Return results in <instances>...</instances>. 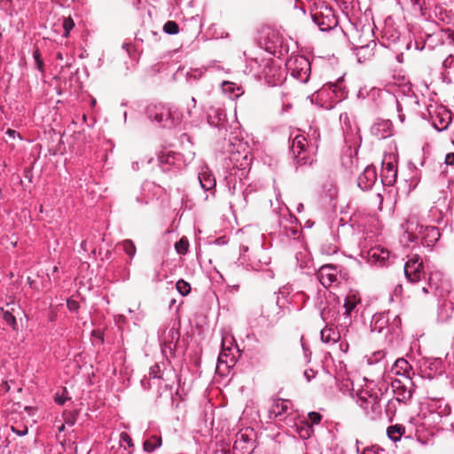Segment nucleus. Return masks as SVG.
Segmentation results:
<instances>
[{
	"label": "nucleus",
	"instance_id": "f257e3e1",
	"mask_svg": "<svg viewBox=\"0 0 454 454\" xmlns=\"http://www.w3.org/2000/svg\"><path fill=\"white\" fill-rule=\"evenodd\" d=\"M312 20L322 31H329L338 25L333 10L327 5L316 7L312 12Z\"/></svg>",
	"mask_w": 454,
	"mask_h": 454
},
{
	"label": "nucleus",
	"instance_id": "f03ea898",
	"mask_svg": "<svg viewBox=\"0 0 454 454\" xmlns=\"http://www.w3.org/2000/svg\"><path fill=\"white\" fill-rule=\"evenodd\" d=\"M404 274L411 283H418L425 277L423 262L419 255H415L404 265Z\"/></svg>",
	"mask_w": 454,
	"mask_h": 454
},
{
	"label": "nucleus",
	"instance_id": "7ed1b4c3",
	"mask_svg": "<svg viewBox=\"0 0 454 454\" xmlns=\"http://www.w3.org/2000/svg\"><path fill=\"white\" fill-rule=\"evenodd\" d=\"M391 386L399 402H405L411 397L413 383L409 376H404L403 380L395 379Z\"/></svg>",
	"mask_w": 454,
	"mask_h": 454
},
{
	"label": "nucleus",
	"instance_id": "20e7f679",
	"mask_svg": "<svg viewBox=\"0 0 454 454\" xmlns=\"http://www.w3.org/2000/svg\"><path fill=\"white\" fill-rule=\"evenodd\" d=\"M149 115L151 118H153L155 121L158 123H162L163 127L172 128L180 123L181 118L176 110L168 109L167 111V114H165L162 111L158 113L155 112L154 114L149 110Z\"/></svg>",
	"mask_w": 454,
	"mask_h": 454
},
{
	"label": "nucleus",
	"instance_id": "39448f33",
	"mask_svg": "<svg viewBox=\"0 0 454 454\" xmlns=\"http://www.w3.org/2000/svg\"><path fill=\"white\" fill-rule=\"evenodd\" d=\"M309 142L303 135H296L292 141L291 150L299 164H305L307 159L306 148L309 147Z\"/></svg>",
	"mask_w": 454,
	"mask_h": 454
},
{
	"label": "nucleus",
	"instance_id": "423d86ee",
	"mask_svg": "<svg viewBox=\"0 0 454 454\" xmlns=\"http://www.w3.org/2000/svg\"><path fill=\"white\" fill-rule=\"evenodd\" d=\"M377 180L376 168L372 165L367 166L357 178V185L364 191L372 187Z\"/></svg>",
	"mask_w": 454,
	"mask_h": 454
},
{
	"label": "nucleus",
	"instance_id": "0eeeda50",
	"mask_svg": "<svg viewBox=\"0 0 454 454\" xmlns=\"http://www.w3.org/2000/svg\"><path fill=\"white\" fill-rule=\"evenodd\" d=\"M317 278L325 287H330L337 281V270L332 265L322 266L317 272Z\"/></svg>",
	"mask_w": 454,
	"mask_h": 454
},
{
	"label": "nucleus",
	"instance_id": "6e6552de",
	"mask_svg": "<svg viewBox=\"0 0 454 454\" xmlns=\"http://www.w3.org/2000/svg\"><path fill=\"white\" fill-rule=\"evenodd\" d=\"M179 339L180 333L176 328L166 329L162 333L164 350L168 348L169 351H173L176 348Z\"/></svg>",
	"mask_w": 454,
	"mask_h": 454
},
{
	"label": "nucleus",
	"instance_id": "1a4fd4ad",
	"mask_svg": "<svg viewBox=\"0 0 454 454\" xmlns=\"http://www.w3.org/2000/svg\"><path fill=\"white\" fill-rule=\"evenodd\" d=\"M227 340L228 339L226 337L223 338L222 340L223 349L218 356L217 369H220L223 364L226 366V368H231L236 364L234 356L230 353L231 348L225 347Z\"/></svg>",
	"mask_w": 454,
	"mask_h": 454
},
{
	"label": "nucleus",
	"instance_id": "9d476101",
	"mask_svg": "<svg viewBox=\"0 0 454 454\" xmlns=\"http://www.w3.org/2000/svg\"><path fill=\"white\" fill-rule=\"evenodd\" d=\"M291 409V402L286 399H278L270 409V414L275 418L286 414Z\"/></svg>",
	"mask_w": 454,
	"mask_h": 454
},
{
	"label": "nucleus",
	"instance_id": "9b49d317",
	"mask_svg": "<svg viewBox=\"0 0 454 454\" xmlns=\"http://www.w3.org/2000/svg\"><path fill=\"white\" fill-rule=\"evenodd\" d=\"M201 187L205 191H210L215 187V180L211 173L202 172L199 176Z\"/></svg>",
	"mask_w": 454,
	"mask_h": 454
},
{
	"label": "nucleus",
	"instance_id": "f8f14e48",
	"mask_svg": "<svg viewBox=\"0 0 454 454\" xmlns=\"http://www.w3.org/2000/svg\"><path fill=\"white\" fill-rule=\"evenodd\" d=\"M224 119L225 114L223 111L214 108L210 109V112L208 113L207 115V121L210 125L215 127L220 126L222 124V121H224Z\"/></svg>",
	"mask_w": 454,
	"mask_h": 454
},
{
	"label": "nucleus",
	"instance_id": "ddd939ff",
	"mask_svg": "<svg viewBox=\"0 0 454 454\" xmlns=\"http://www.w3.org/2000/svg\"><path fill=\"white\" fill-rule=\"evenodd\" d=\"M370 257L374 262L384 263L389 257V252L387 249L375 247L369 252Z\"/></svg>",
	"mask_w": 454,
	"mask_h": 454
},
{
	"label": "nucleus",
	"instance_id": "4468645a",
	"mask_svg": "<svg viewBox=\"0 0 454 454\" xmlns=\"http://www.w3.org/2000/svg\"><path fill=\"white\" fill-rule=\"evenodd\" d=\"M404 427L398 424L390 426L387 430V436L395 442L400 440L401 436L404 434Z\"/></svg>",
	"mask_w": 454,
	"mask_h": 454
},
{
	"label": "nucleus",
	"instance_id": "2eb2a0df",
	"mask_svg": "<svg viewBox=\"0 0 454 454\" xmlns=\"http://www.w3.org/2000/svg\"><path fill=\"white\" fill-rule=\"evenodd\" d=\"M162 443L160 436L153 435L150 439L144 442L143 449L146 452H153L157 447Z\"/></svg>",
	"mask_w": 454,
	"mask_h": 454
},
{
	"label": "nucleus",
	"instance_id": "dca6fc26",
	"mask_svg": "<svg viewBox=\"0 0 454 454\" xmlns=\"http://www.w3.org/2000/svg\"><path fill=\"white\" fill-rule=\"evenodd\" d=\"M321 339L324 342H336L339 339V333L332 327H325L321 331Z\"/></svg>",
	"mask_w": 454,
	"mask_h": 454
},
{
	"label": "nucleus",
	"instance_id": "f3484780",
	"mask_svg": "<svg viewBox=\"0 0 454 454\" xmlns=\"http://www.w3.org/2000/svg\"><path fill=\"white\" fill-rule=\"evenodd\" d=\"M0 319H3L7 325L11 326L13 330L17 328V322L15 317L10 311H4L0 308Z\"/></svg>",
	"mask_w": 454,
	"mask_h": 454
},
{
	"label": "nucleus",
	"instance_id": "a211bd4d",
	"mask_svg": "<svg viewBox=\"0 0 454 454\" xmlns=\"http://www.w3.org/2000/svg\"><path fill=\"white\" fill-rule=\"evenodd\" d=\"M176 287L177 291L184 296L189 294L191 292V285L184 279L178 280L176 284Z\"/></svg>",
	"mask_w": 454,
	"mask_h": 454
},
{
	"label": "nucleus",
	"instance_id": "6ab92c4d",
	"mask_svg": "<svg viewBox=\"0 0 454 454\" xmlns=\"http://www.w3.org/2000/svg\"><path fill=\"white\" fill-rule=\"evenodd\" d=\"M189 242L186 238H182L175 245L176 252L180 254H185L188 251Z\"/></svg>",
	"mask_w": 454,
	"mask_h": 454
},
{
	"label": "nucleus",
	"instance_id": "aec40b11",
	"mask_svg": "<svg viewBox=\"0 0 454 454\" xmlns=\"http://www.w3.org/2000/svg\"><path fill=\"white\" fill-rule=\"evenodd\" d=\"M163 30L167 34L176 35L179 32V27L176 21L168 20L164 24Z\"/></svg>",
	"mask_w": 454,
	"mask_h": 454
},
{
	"label": "nucleus",
	"instance_id": "412c9836",
	"mask_svg": "<svg viewBox=\"0 0 454 454\" xmlns=\"http://www.w3.org/2000/svg\"><path fill=\"white\" fill-rule=\"evenodd\" d=\"M408 368H411L408 362L405 359L401 358V359L396 360L395 366L392 370L393 371L395 370V374H400L399 369L403 370V374H404L405 372H407Z\"/></svg>",
	"mask_w": 454,
	"mask_h": 454
},
{
	"label": "nucleus",
	"instance_id": "4be33fe9",
	"mask_svg": "<svg viewBox=\"0 0 454 454\" xmlns=\"http://www.w3.org/2000/svg\"><path fill=\"white\" fill-rule=\"evenodd\" d=\"M121 247H122L123 250L126 252V254H129V256H133L135 254L136 247L131 240H129V239L124 240L121 243Z\"/></svg>",
	"mask_w": 454,
	"mask_h": 454
},
{
	"label": "nucleus",
	"instance_id": "5701e85b",
	"mask_svg": "<svg viewBox=\"0 0 454 454\" xmlns=\"http://www.w3.org/2000/svg\"><path fill=\"white\" fill-rule=\"evenodd\" d=\"M356 306V301L355 299L354 296H348L346 301H345V303H344V307H345V309H346V314L347 315H349L350 312L355 309V307Z\"/></svg>",
	"mask_w": 454,
	"mask_h": 454
},
{
	"label": "nucleus",
	"instance_id": "b1692460",
	"mask_svg": "<svg viewBox=\"0 0 454 454\" xmlns=\"http://www.w3.org/2000/svg\"><path fill=\"white\" fill-rule=\"evenodd\" d=\"M77 415H78L77 411L65 412L64 413L65 422L68 425L73 426L76 421Z\"/></svg>",
	"mask_w": 454,
	"mask_h": 454
},
{
	"label": "nucleus",
	"instance_id": "393cba45",
	"mask_svg": "<svg viewBox=\"0 0 454 454\" xmlns=\"http://www.w3.org/2000/svg\"><path fill=\"white\" fill-rule=\"evenodd\" d=\"M74 27V20H73V19L71 17H67V18L64 19L63 27H64V30H65L64 35L66 37L68 36L69 32L73 29Z\"/></svg>",
	"mask_w": 454,
	"mask_h": 454
},
{
	"label": "nucleus",
	"instance_id": "a878e982",
	"mask_svg": "<svg viewBox=\"0 0 454 454\" xmlns=\"http://www.w3.org/2000/svg\"><path fill=\"white\" fill-rule=\"evenodd\" d=\"M308 417L312 424H319L322 419L321 414L316 411L309 412Z\"/></svg>",
	"mask_w": 454,
	"mask_h": 454
},
{
	"label": "nucleus",
	"instance_id": "bb28decb",
	"mask_svg": "<svg viewBox=\"0 0 454 454\" xmlns=\"http://www.w3.org/2000/svg\"><path fill=\"white\" fill-rule=\"evenodd\" d=\"M68 309L72 312H76L79 309V303L76 301L68 299L67 301Z\"/></svg>",
	"mask_w": 454,
	"mask_h": 454
},
{
	"label": "nucleus",
	"instance_id": "cd10ccee",
	"mask_svg": "<svg viewBox=\"0 0 454 454\" xmlns=\"http://www.w3.org/2000/svg\"><path fill=\"white\" fill-rule=\"evenodd\" d=\"M12 430L20 436H24L27 434L28 428L27 426H24L22 429H17L14 427H12Z\"/></svg>",
	"mask_w": 454,
	"mask_h": 454
},
{
	"label": "nucleus",
	"instance_id": "c85d7f7f",
	"mask_svg": "<svg viewBox=\"0 0 454 454\" xmlns=\"http://www.w3.org/2000/svg\"><path fill=\"white\" fill-rule=\"evenodd\" d=\"M445 163L450 166H454V153H450L446 155Z\"/></svg>",
	"mask_w": 454,
	"mask_h": 454
},
{
	"label": "nucleus",
	"instance_id": "c756f323",
	"mask_svg": "<svg viewBox=\"0 0 454 454\" xmlns=\"http://www.w3.org/2000/svg\"><path fill=\"white\" fill-rule=\"evenodd\" d=\"M121 437V440L126 442L129 446H130V447L133 446L132 440L127 433H122Z\"/></svg>",
	"mask_w": 454,
	"mask_h": 454
},
{
	"label": "nucleus",
	"instance_id": "7c9ffc66",
	"mask_svg": "<svg viewBox=\"0 0 454 454\" xmlns=\"http://www.w3.org/2000/svg\"><path fill=\"white\" fill-rule=\"evenodd\" d=\"M169 157H172V158H173V156H172L170 153H168V154H167V155L160 154V155H159V160H160L161 163H163V162L168 163V158H169Z\"/></svg>",
	"mask_w": 454,
	"mask_h": 454
},
{
	"label": "nucleus",
	"instance_id": "2f4dec72",
	"mask_svg": "<svg viewBox=\"0 0 454 454\" xmlns=\"http://www.w3.org/2000/svg\"><path fill=\"white\" fill-rule=\"evenodd\" d=\"M223 86H228V88H225L224 90H230L231 92H234V84L231 82H223Z\"/></svg>",
	"mask_w": 454,
	"mask_h": 454
},
{
	"label": "nucleus",
	"instance_id": "473e14b6",
	"mask_svg": "<svg viewBox=\"0 0 454 454\" xmlns=\"http://www.w3.org/2000/svg\"><path fill=\"white\" fill-rule=\"evenodd\" d=\"M66 399H67V398H64V397H62V396H57V397L55 398L56 402H57L59 404H60V405L64 404V403H65Z\"/></svg>",
	"mask_w": 454,
	"mask_h": 454
},
{
	"label": "nucleus",
	"instance_id": "72a5a7b5",
	"mask_svg": "<svg viewBox=\"0 0 454 454\" xmlns=\"http://www.w3.org/2000/svg\"><path fill=\"white\" fill-rule=\"evenodd\" d=\"M27 282L30 286V287H35V280H33L30 277H27Z\"/></svg>",
	"mask_w": 454,
	"mask_h": 454
},
{
	"label": "nucleus",
	"instance_id": "f704fd0d",
	"mask_svg": "<svg viewBox=\"0 0 454 454\" xmlns=\"http://www.w3.org/2000/svg\"><path fill=\"white\" fill-rule=\"evenodd\" d=\"M34 57L35 59V60H40V54H39V51L36 50L35 52H34Z\"/></svg>",
	"mask_w": 454,
	"mask_h": 454
},
{
	"label": "nucleus",
	"instance_id": "c9c22d12",
	"mask_svg": "<svg viewBox=\"0 0 454 454\" xmlns=\"http://www.w3.org/2000/svg\"><path fill=\"white\" fill-rule=\"evenodd\" d=\"M6 133H7L8 135L12 136V137H14V135L16 134V131H15V130H13V129H9L6 131Z\"/></svg>",
	"mask_w": 454,
	"mask_h": 454
},
{
	"label": "nucleus",
	"instance_id": "e433bc0d",
	"mask_svg": "<svg viewBox=\"0 0 454 454\" xmlns=\"http://www.w3.org/2000/svg\"><path fill=\"white\" fill-rule=\"evenodd\" d=\"M240 440H242L243 442H247L248 441V436L247 434H242L240 435Z\"/></svg>",
	"mask_w": 454,
	"mask_h": 454
},
{
	"label": "nucleus",
	"instance_id": "4c0bfd02",
	"mask_svg": "<svg viewBox=\"0 0 454 454\" xmlns=\"http://www.w3.org/2000/svg\"><path fill=\"white\" fill-rule=\"evenodd\" d=\"M2 387H4V389L5 391H8V390H9V386H8L7 382H3V383H2Z\"/></svg>",
	"mask_w": 454,
	"mask_h": 454
},
{
	"label": "nucleus",
	"instance_id": "58836bf2",
	"mask_svg": "<svg viewBox=\"0 0 454 454\" xmlns=\"http://www.w3.org/2000/svg\"><path fill=\"white\" fill-rule=\"evenodd\" d=\"M36 63H37L38 68L42 69L43 68V61L40 59V60H37Z\"/></svg>",
	"mask_w": 454,
	"mask_h": 454
},
{
	"label": "nucleus",
	"instance_id": "ea45409f",
	"mask_svg": "<svg viewBox=\"0 0 454 454\" xmlns=\"http://www.w3.org/2000/svg\"><path fill=\"white\" fill-rule=\"evenodd\" d=\"M57 58H58L59 59H63L62 53H61V52H58V53H57Z\"/></svg>",
	"mask_w": 454,
	"mask_h": 454
},
{
	"label": "nucleus",
	"instance_id": "a19ab883",
	"mask_svg": "<svg viewBox=\"0 0 454 454\" xmlns=\"http://www.w3.org/2000/svg\"><path fill=\"white\" fill-rule=\"evenodd\" d=\"M227 452L224 450H221L219 451H216L215 454H226Z\"/></svg>",
	"mask_w": 454,
	"mask_h": 454
},
{
	"label": "nucleus",
	"instance_id": "79ce46f5",
	"mask_svg": "<svg viewBox=\"0 0 454 454\" xmlns=\"http://www.w3.org/2000/svg\"><path fill=\"white\" fill-rule=\"evenodd\" d=\"M64 428H65V425H64V424H62V425L59 427V432H61V431H63V430H64Z\"/></svg>",
	"mask_w": 454,
	"mask_h": 454
},
{
	"label": "nucleus",
	"instance_id": "37998d69",
	"mask_svg": "<svg viewBox=\"0 0 454 454\" xmlns=\"http://www.w3.org/2000/svg\"><path fill=\"white\" fill-rule=\"evenodd\" d=\"M422 291H423L424 293H426V294H427V293H428V291H427V289L426 287H423Z\"/></svg>",
	"mask_w": 454,
	"mask_h": 454
},
{
	"label": "nucleus",
	"instance_id": "c03bdc74",
	"mask_svg": "<svg viewBox=\"0 0 454 454\" xmlns=\"http://www.w3.org/2000/svg\"><path fill=\"white\" fill-rule=\"evenodd\" d=\"M387 168L392 169V164L391 163L387 164Z\"/></svg>",
	"mask_w": 454,
	"mask_h": 454
},
{
	"label": "nucleus",
	"instance_id": "a18cd8bd",
	"mask_svg": "<svg viewBox=\"0 0 454 454\" xmlns=\"http://www.w3.org/2000/svg\"><path fill=\"white\" fill-rule=\"evenodd\" d=\"M446 128H447V125H445V126L442 127L440 129H446Z\"/></svg>",
	"mask_w": 454,
	"mask_h": 454
},
{
	"label": "nucleus",
	"instance_id": "49530a36",
	"mask_svg": "<svg viewBox=\"0 0 454 454\" xmlns=\"http://www.w3.org/2000/svg\"><path fill=\"white\" fill-rule=\"evenodd\" d=\"M238 441L235 442L234 448H237Z\"/></svg>",
	"mask_w": 454,
	"mask_h": 454
},
{
	"label": "nucleus",
	"instance_id": "de8ad7c7",
	"mask_svg": "<svg viewBox=\"0 0 454 454\" xmlns=\"http://www.w3.org/2000/svg\"><path fill=\"white\" fill-rule=\"evenodd\" d=\"M432 231L437 232V231L434 228L432 229Z\"/></svg>",
	"mask_w": 454,
	"mask_h": 454
}]
</instances>
